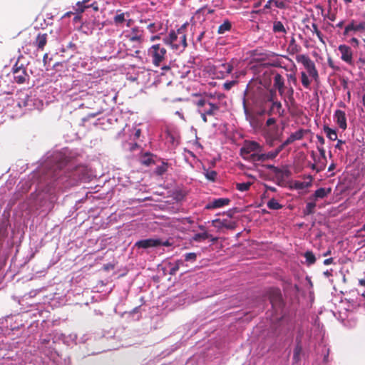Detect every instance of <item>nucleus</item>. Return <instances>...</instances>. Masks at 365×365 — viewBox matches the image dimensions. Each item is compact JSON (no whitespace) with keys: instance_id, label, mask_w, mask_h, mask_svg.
<instances>
[{"instance_id":"obj_1","label":"nucleus","mask_w":365,"mask_h":365,"mask_svg":"<svg viewBox=\"0 0 365 365\" xmlns=\"http://www.w3.org/2000/svg\"><path fill=\"white\" fill-rule=\"evenodd\" d=\"M187 24L182 25L177 31H171L169 35L163 38V42L172 48L184 50L187 44L186 40V29Z\"/></svg>"},{"instance_id":"obj_2","label":"nucleus","mask_w":365,"mask_h":365,"mask_svg":"<svg viewBox=\"0 0 365 365\" xmlns=\"http://www.w3.org/2000/svg\"><path fill=\"white\" fill-rule=\"evenodd\" d=\"M195 105L197 107V112L205 123L208 121L207 116H214L220 110L218 104L213 103L205 98L198 100Z\"/></svg>"},{"instance_id":"obj_3","label":"nucleus","mask_w":365,"mask_h":365,"mask_svg":"<svg viewBox=\"0 0 365 365\" xmlns=\"http://www.w3.org/2000/svg\"><path fill=\"white\" fill-rule=\"evenodd\" d=\"M166 54V48L160 43L154 44L148 49V55L155 66H159L165 60Z\"/></svg>"},{"instance_id":"obj_4","label":"nucleus","mask_w":365,"mask_h":365,"mask_svg":"<svg viewBox=\"0 0 365 365\" xmlns=\"http://www.w3.org/2000/svg\"><path fill=\"white\" fill-rule=\"evenodd\" d=\"M12 73L14 81L18 84H23L29 80V75L27 73L26 67L19 62V58L12 68Z\"/></svg>"},{"instance_id":"obj_5","label":"nucleus","mask_w":365,"mask_h":365,"mask_svg":"<svg viewBox=\"0 0 365 365\" xmlns=\"http://www.w3.org/2000/svg\"><path fill=\"white\" fill-rule=\"evenodd\" d=\"M296 60L298 63H301L304 65L309 75L312 78H313L315 81L319 78V73L316 68L315 64L308 56L304 54L298 55L296 57Z\"/></svg>"},{"instance_id":"obj_6","label":"nucleus","mask_w":365,"mask_h":365,"mask_svg":"<svg viewBox=\"0 0 365 365\" xmlns=\"http://www.w3.org/2000/svg\"><path fill=\"white\" fill-rule=\"evenodd\" d=\"M273 75V88L277 91L279 95L284 99L285 103H287L285 96V79L280 73L272 71Z\"/></svg>"},{"instance_id":"obj_7","label":"nucleus","mask_w":365,"mask_h":365,"mask_svg":"<svg viewBox=\"0 0 365 365\" xmlns=\"http://www.w3.org/2000/svg\"><path fill=\"white\" fill-rule=\"evenodd\" d=\"M262 146L255 141H245L240 149V155L243 159H248V155L252 152H261Z\"/></svg>"},{"instance_id":"obj_8","label":"nucleus","mask_w":365,"mask_h":365,"mask_svg":"<svg viewBox=\"0 0 365 365\" xmlns=\"http://www.w3.org/2000/svg\"><path fill=\"white\" fill-rule=\"evenodd\" d=\"M267 294L273 307H280L282 304V293L279 288L271 287Z\"/></svg>"},{"instance_id":"obj_9","label":"nucleus","mask_w":365,"mask_h":365,"mask_svg":"<svg viewBox=\"0 0 365 365\" xmlns=\"http://www.w3.org/2000/svg\"><path fill=\"white\" fill-rule=\"evenodd\" d=\"M338 49L341 53V59L349 65L354 66V62L353 61V52L351 47L343 44L340 45Z\"/></svg>"},{"instance_id":"obj_10","label":"nucleus","mask_w":365,"mask_h":365,"mask_svg":"<svg viewBox=\"0 0 365 365\" xmlns=\"http://www.w3.org/2000/svg\"><path fill=\"white\" fill-rule=\"evenodd\" d=\"M128 40L131 42H137L139 45L144 41V31L138 27L135 26L131 29V34L127 36Z\"/></svg>"},{"instance_id":"obj_11","label":"nucleus","mask_w":365,"mask_h":365,"mask_svg":"<svg viewBox=\"0 0 365 365\" xmlns=\"http://www.w3.org/2000/svg\"><path fill=\"white\" fill-rule=\"evenodd\" d=\"M161 240L160 239H145L135 242V246L138 248L147 249L160 246Z\"/></svg>"},{"instance_id":"obj_12","label":"nucleus","mask_w":365,"mask_h":365,"mask_svg":"<svg viewBox=\"0 0 365 365\" xmlns=\"http://www.w3.org/2000/svg\"><path fill=\"white\" fill-rule=\"evenodd\" d=\"M268 115H277L279 117H283L285 114V110L282 107L280 101H277L271 103L270 108L267 111Z\"/></svg>"},{"instance_id":"obj_13","label":"nucleus","mask_w":365,"mask_h":365,"mask_svg":"<svg viewBox=\"0 0 365 365\" xmlns=\"http://www.w3.org/2000/svg\"><path fill=\"white\" fill-rule=\"evenodd\" d=\"M212 224L217 229L225 227L228 230H234L236 227V223L235 222L227 219H215L212 220Z\"/></svg>"},{"instance_id":"obj_14","label":"nucleus","mask_w":365,"mask_h":365,"mask_svg":"<svg viewBox=\"0 0 365 365\" xmlns=\"http://www.w3.org/2000/svg\"><path fill=\"white\" fill-rule=\"evenodd\" d=\"M244 110L246 117V120L249 121L250 124L253 128H259L261 126V122L257 115L250 113L246 107L245 103H244Z\"/></svg>"},{"instance_id":"obj_15","label":"nucleus","mask_w":365,"mask_h":365,"mask_svg":"<svg viewBox=\"0 0 365 365\" xmlns=\"http://www.w3.org/2000/svg\"><path fill=\"white\" fill-rule=\"evenodd\" d=\"M230 202L229 198H218L207 203L205 206L207 210H212L215 208H220L226 205H228Z\"/></svg>"},{"instance_id":"obj_16","label":"nucleus","mask_w":365,"mask_h":365,"mask_svg":"<svg viewBox=\"0 0 365 365\" xmlns=\"http://www.w3.org/2000/svg\"><path fill=\"white\" fill-rule=\"evenodd\" d=\"M334 117L339 127L342 130H346L347 123L345 112L341 110H336L334 113Z\"/></svg>"},{"instance_id":"obj_17","label":"nucleus","mask_w":365,"mask_h":365,"mask_svg":"<svg viewBox=\"0 0 365 365\" xmlns=\"http://www.w3.org/2000/svg\"><path fill=\"white\" fill-rule=\"evenodd\" d=\"M48 40V34H41L38 33L36 36L33 44L35 47L37 48L38 50L43 51L44 49L45 46L47 43Z\"/></svg>"},{"instance_id":"obj_18","label":"nucleus","mask_w":365,"mask_h":365,"mask_svg":"<svg viewBox=\"0 0 365 365\" xmlns=\"http://www.w3.org/2000/svg\"><path fill=\"white\" fill-rule=\"evenodd\" d=\"M365 31V24L360 23L355 25L352 21L345 27L344 35H347L350 31Z\"/></svg>"},{"instance_id":"obj_19","label":"nucleus","mask_w":365,"mask_h":365,"mask_svg":"<svg viewBox=\"0 0 365 365\" xmlns=\"http://www.w3.org/2000/svg\"><path fill=\"white\" fill-rule=\"evenodd\" d=\"M331 192V189L330 187L329 188H324V187H320L317 189L312 197H311V199L317 200L319 198L322 199L327 197L329 194H330Z\"/></svg>"},{"instance_id":"obj_20","label":"nucleus","mask_w":365,"mask_h":365,"mask_svg":"<svg viewBox=\"0 0 365 365\" xmlns=\"http://www.w3.org/2000/svg\"><path fill=\"white\" fill-rule=\"evenodd\" d=\"M301 46L297 43L296 40L292 37L288 45L287 51L289 54L294 55L299 53L301 51Z\"/></svg>"},{"instance_id":"obj_21","label":"nucleus","mask_w":365,"mask_h":365,"mask_svg":"<svg viewBox=\"0 0 365 365\" xmlns=\"http://www.w3.org/2000/svg\"><path fill=\"white\" fill-rule=\"evenodd\" d=\"M221 70L220 72L222 73V77L227 76L230 74L233 70V66L230 63H224L220 66Z\"/></svg>"},{"instance_id":"obj_22","label":"nucleus","mask_w":365,"mask_h":365,"mask_svg":"<svg viewBox=\"0 0 365 365\" xmlns=\"http://www.w3.org/2000/svg\"><path fill=\"white\" fill-rule=\"evenodd\" d=\"M323 130H324V133H326L327 137L330 140L334 141V140H337V133H336V130L329 128L327 125H324Z\"/></svg>"},{"instance_id":"obj_23","label":"nucleus","mask_w":365,"mask_h":365,"mask_svg":"<svg viewBox=\"0 0 365 365\" xmlns=\"http://www.w3.org/2000/svg\"><path fill=\"white\" fill-rule=\"evenodd\" d=\"M232 29V24L228 20L226 19L224 21L223 24H222L217 29V34H224L227 31H230Z\"/></svg>"},{"instance_id":"obj_24","label":"nucleus","mask_w":365,"mask_h":365,"mask_svg":"<svg viewBox=\"0 0 365 365\" xmlns=\"http://www.w3.org/2000/svg\"><path fill=\"white\" fill-rule=\"evenodd\" d=\"M274 174L277 179L283 180L286 178H288L291 175V172L287 168H279V171L276 172Z\"/></svg>"},{"instance_id":"obj_25","label":"nucleus","mask_w":365,"mask_h":365,"mask_svg":"<svg viewBox=\"0 0 365 365\" xmlns=\"http://www.w3.org/2000/svg\"><path fill=\"white\" fill-rule=\"evenodd\" d=\"M310 179L309 182H302V181H295L294 182L293 187L297 190H303L307 188L312 185V176L308 177Z\"/></svg>"},{"instance_id":"obj_26","label":"nucleus","mask_w":365,"mask_h":365,"mask_svg":"<svg viewBox=\"0 0 365 365\" xmlns=\"http://www.w3.org/2000/svg\"><path fill=\"white\" fill-rule=\"evenodd\" d=\"M273 31L274 33H283V34L287 33V31H286L283 24L279 21H275L273 23Z\"/></svg>"},{"instance_id":"obj_27","label":"nucleus","mask_w":365,"mask_h":365,"mask_svg":"<svg viewBox=\"0 0 365 365\" xmlns=\"http://www.w3.org/2000/svg\"><path fill=\"white\" fill-rule=\"evenodd\" d=\"M316 207V203L314 202H309L307 203L305 209L303 210L304 215H309L314 213Z\"/></svg>"},{"instance_id":"obj_28","label":"nucleus","mask_w":365,"mask_h":365,"mask_svg":"<svg viewBox=\"0 0 365 365\" xmlns=\"http://www.w3.org/2000/svg\"><path fill=\"white\" fill-rule=\"evenodd\" d=\"M211 237V235H210L207 232H201V233H197L192 237V240L195 242H202L205 241V240L210 238Z\"/></svg>"},{"instance_id":"obj_29","label":"nucleus","mask_w":365,"mask_h":365,"mask_svg":"<svg viewBox=\"0 0 365 365\" xmlns=\"http://www.w3.org/2000/svg\"><path fill=\"white\" fill-rule=\"evenodd\" d=\"M251 182H237L235 184L236 189L240 192H245L249 190L252 185Z\"/></svg>"},{"instance_id":"obj_30","label":"nucleus","mask_w":365,"mask_h":365,"mask_svg":"<svg viewBox=\"0 0 365 365\" xmlns=\"http://www.w3.org/2000/svg\"><path fill=\"white\" fill-rule=\"evenodd\" d=\"M301 81L303 86L307 89H310L311 81L309 79L305 72L301 73Z\"/></svg>"},{"instance_id":"obj_31","label":"nucleus","mask_w":365,"mask_h":365,"mask_svg":"<svg viewBox=\"0 0 365 365\" xmlns=\"http://www.w3.org/2000/svg\"><path fill=\"white\" fill-rule=\"evenodd\" d=\"M267 207L270 210H279L282 207V205H280L278 201L274 198L271 199L267 202Z\"/></svg>"},{"instance_id":"obj_32","label":"nucleus","mask_w":365,"mask_h":365,"mask_svg":"<svg viewBox=\"0 0 365 365\" xmlns=\"http://www.w3.org/2000/svg\"><path fill=\"white\" fill-rule=\"evenodd\" d=\"M302 351V347L300 344V343H297L294 349V354H293V359L295 362H297L299 360L300 354Z\"/></svg>"},{"instance_id":"obj_33","label":"nucleus","mask_w":365,"mask_h":365,"mask_svg":"<svg viewBox=\"0 0 365 365\" xmlns=\"http://www.w3.org/2000/svg\"><path fill=\"white\" fill-rule=\"evenodd\" d=\"M304 257L308 264H313L316 262V257L312 251H307L304 253Z\"/></svg>"},{"instance_id":"obj_34","label":"nucleus","mask_w":365,"mask_h":365,"mask_svg":"<svg viewBox=\"0 0 365 365\" xmlns=\"http://www.w3.org/2000/svg\"><path fill=\"white\" fill-rule=\"evenodd\" d=\"M74 9V12L77 13V14H83L85 11L88 9V6H84L80 1H77L76 4V7Z\"/></svg>"},{"instance_id":"obj_35","label":"nucleus","mask_w":365,"mask_h":365,"mask_svg":"<svg viewBox=\"0 0 365 365\" xmlns=\"http://www.w3.org/2000/svg\"><path fill=\"white\" fill-rule=\"evenodd\" d=\"M312 29H311V31L314 34H316L319 41L322 42L324 44H325V42L323 38V35L322 32L318 29L317 25L315 23H312Z\"/></svg>"},{"instance_id":"obj_36","label":"nucleus","mask_w":365,"mask_h":365,"mask_svg":"<svg viewBox=\"0 0 365 365\" xmlns=\"http://www.w3.org/2000/svg\"><path fill=\"white\" fill-rule=\"evenodd\" d=\"M184 264V262L182 259H178L175 261L174 265L170 270V274L171 275H174L179 270L180 267Z\"/></svg>"},{"instance_id":"obj_37","label":"nucleus","mask_w":365,"mask_h":365,"mask_svg":"<svg viewBox=\"0 0 365 365\" xmlns=\"http://www.w3.org/2000/svg\"><path fill=\"white\" fill-rule=\"evenodd\" d=\"M205 175V178L207 180H209L212 182H215L217 178V173L215 170H206Z\"/></svg>"},{"instance_id":"obj_38","label":"nucleus","mask_w":365,"mask_h":365,"mask_svg":"<svg viewBox=\"0 0 365 365\" xmlns=\"http://www.w3.org/2000/svg\"><path fill=\"white\" fill-rule=\"evenodd\" d=\"M257 152L256 153H252L250 155H248V159H246L247 160L250 161H263L262 160V154H259Z\"/></svg>"},{"instance_id":"obj_39","label":"nucleus","mask_w":365,"mask_h":365,"mask_svg":"<svg viewBox=\"0 0 365 365\" xmlns=\"http://www.w3.org/2000/svg\"><path fill=\"white\" fill-rule=\"evenodd\" d=\"M153 162L152 158H151V155H150V153H145L142 160H141V163L143 164V165H150Z\"/></svg>"},{"instance_id":"obj_40","label":"nucleus","mask_w":365,"mask_h":365,"mask_svg":"<svg viewBox=\"0 0 365 365\" xmlns=\"http://www.w3.org/2000/svg\"><path fill=\"white\" fill-rule=\"evenodd\" d=\"M197 259V254L195 252H189L185 255V261L194 262Z\"/></svg>"},{"instance_id":"obj_41","label":"nucleus","mask_w":365,"mask_h":365,"mask_svg":"<svg viewBox=\"0 0 365 365\" xmlns=\"http://www.w3.org/2000/svg\"><path fill=\"white\" fill-rule=\"evenodd\" d=\"M168 170V164L163 163V165L156 168L155 173L158 175H163Z\"/></svg>"},{"instance_id":"obj_42","label":"nucleus","mask_w":365,"mask_h":365,"mask_svg":"<svg viewBox=\"0 0 365 365\" xmlns=\"http://www.w3.org/2000/svg\"><path fill=\"white\" fill-rule=\"evenodd\" d=\"M114 22L116 24H120L122 23H123L125 19V14L124 13H120L119 14H117L114 16Z\"/></svg>"},{"instance_id":"obj_43","label":"nucleus","mask_w":365,"mask_h":365,"mask_svg":"<svg viewBox=\"0 0 365 365\" xmlns=\"http://www.w3.org/2000/svg\"><path fill=\"white\" fill-rule=\"evenodd\" d=\"M305 130L304 129H299L295 133H292L295 140H302L304 137Z\"/></svg>"},{"instance_id":"obj_44","label":"nucleus","mask_w":365,"mask_h":365,"mask_svg":"<svg viewBox=\"0 0 365 365\" xmlns=\"http://www.w3.org/2000/svg\"><path fill=\"white\" fill-rule=\"evenodd\" d=\"M262 160L265 161L269 159H274L277 157L276 153L273 151L269 152L267 153H262Z\"/></svg>"},{"instance_id":"obj_45","label":"nucleus","mask_w":365,"mask_h":365,"mask_svg":"<svg viewBox=\"0 0 365 365\" xmlns=\"http://www.w3.org/2000/svg\"><path fill=\"white\" fill-rule=\"evenodd\" d=\"M274 6L279 9H283L287 7L285 0H272Z\"/></svg>"},{"instance_id":"obj_46","label":"nucleus","mask_w":365,"mask_h":365,"mask_svg":"<svg viewBox=\"0 0 365 365\" xmlns=\"http://www.w3.org/2000/svg\"><path fill=\"white\" fill-rule=\"evenodd\" d=\"M276 91L274 89H271L269 91V96L267 98V101L272 103V102H275L276 100Z\"/></svg>"},{"instance_id":"obj_47","label":"nucleus","mask_w":365,"mask_h":365,"mask_svg":"<svg viewBox=\"0 0 365 365\" xmlns=\"http://www.w3.org/2000/svg\"><path fill=\"white\" fill-rule=\"evenodd\" d=\"M237 83L236 81H227L223 84V88L226 91L230 90L235 84Z\"/></svg>"},{"instance_id":"obj_48","label":"nucleus","mask_w":365,"mask_h":365,"mask_svg":"<svg viewBox=\"0 0 365 365\" xmlns=\"http://www.w3.org/2000/svg\"><path fill=\"white\" fill-rule=\"evenodd\" d=\"M287 81L289 83L292 82L294 86L297 85V80L295 74H294V73L287 74Z\"/></svg>"},{"instance_id":"obj_49","label":"nucleus","mask_w":365,"mask_h":365,"mask_svg":"<svg viewBox=\"0 0 365 365\" xmlns=\"http://www.w3.org/2000/svg\"><path fill=\"white\" fill-rule=\"evenodd\" d=\"M160 29V26H157L155 23H151L148 26V29L151 32V33H155L158 31H159Z\"/></svg>"},{"instance_id":"obj_50","label":"nucleus","mask_w":365,"mask_h":365,"mask_svg":"<svg viewBox=\"0 0 365 365\" xmlns=\"http://www.w3.org/2000/svg\"><path fill=\"white\" fill-rule=\"evenodd\" d=\"M287 97L290 101H294V88L290 85H289V86L288 88V90H287Z\"/></svg>"},{"instance_id":"obj_51","label":"nucleus","mask_w":365,"mask_h":365,"mask_svg":"<svg viewBox=\"0 0 365 365\" xmlns=\"http://www.w3.org/2000/svg\"><path fill=\"white\" fill-rule=\"evenodd\" d=\"M74 17L73 19V22L74 24L80 23L82 21L83 16L81 14H77V13L74 12Z\"/></svg>"},{"instance_id":"obj_52","label":"nucleus","mask_w":365,"mask_h":365,"mask_svg":"<svg viewBox=\"0 0 365 365\" xmlns=\"http://www.w3.org/2000/svg\"><path fill=\"white\" fill-rule=\"evenodd\" d=\"M88 8H91L94 11H99V6L97 1H93L88 6Z\"/></svg>"},{"instance_id":"obj_53","label":"nucleus","mask_w":365,"mask_h":365,"mask_svg":"<svg viewBox=\"0 0 365 365\" xmlns=\"http://www.w3.org/2000/svg\"><path fill=\"white\" fill-rule=\"evenodd\" d=\"M317 150L319 152L320 156L326 159V154H325V150L323 146H317Z\"/></svg>"},{"instance_id":"obj_54","label":"nucleus","mask_w":365,"mask_h":365,"mask_svg":"<svg viewBox=\"0 0 365 365\" xmlns=\"http://www.w3.org/2000/svg\"><path fill=\"white\" fill-rule=\"evenodd\" d=\"M345 143V141L342 140H337V143L335 145V148L336 149H339V150H343V147L342 145Z\"/></svg>"},{"instance_id":"obj_55","label":"nucleus","mask_w":365,"mask_h":365,"mask_svg":"<svg viewBox=\"0 0 365 365\" xmlns=\"http://www.w3.org/2000/svg\"><path fill=\"white\" fill-rule=\"evenodd\" d=\"M276 123V120L274 118H269L267 120L266 125L270 126Z\"/></svg>"},{"instance_id":"obj_56","label":"nucleus","mask_w":365,"mask_h":365,"mask_svg":"<svg viewBox=\"0 0 365 365\" xmlns=\"http://www.w3.org/2000/svg\"><path fill=\"white\" fill-rule=\"evenodd\" d=\"M285 148L283 143H282L276 150H274L276 153V155L277 156L279 153Z\"/></svg>"},{"instance_id":"obj_57","label":"nucleus","mask_w":365,"mask_h":365,"mask_svg":"<svg viewBox=\"0 0 365 365\" xmlns=\"http://www.w3.org/2000/svg\"><path fill=\"white\" fill-rule=\"evenodd\" d=\"M317 138L318 140V141L320 143V145L319 146H323V145L325 143V140H324V138H323V136L322 135H317Z\"/></svg>"},{"instance_id":"obj_58","label":"nucleus","mask_w":365,"mask_h":365,"mask_svg":"<svg viewBox=\"0 0 365 365\" xmlns=\"http://www.w3.org/2000/svg\"><path fill=\"white\" fill-rule=\"evenodd\" d=\"M267 168L268 169H270L273 171L274 173H276V172H278L279 171V168L277 167H275L274 165H267Z\"/></svg>"},{"instance_id":"obj_59","label":"nucleus","mask_w":365,"mask_h":365,"mask_svg":"<svg viewBox=\"0 0 365 365\" xmlns=\"http://www.w3.org/2000/svg\"><path fill=\"white\" fill-rule=\"evenodd\" d=\"M205 31H202L199 35L197 37V41L198 42H201L203 37H204V35H205Z\"/></svg>"},{"instance_id":"obj_60","label":"nucleus","mask_w":365,"mask_h":365,"mask_svg":"<svg viewBox=\"0 0 365 365\" xmlns=\"http://www.w3.org/2000/svg\"><path fill=\"white\" fill-rule=\"evenodd\" d=\"M333 258L332 257H330V258H328V259H326L324 261V264L325 265H329L330 264H331L333 262Z\"/></svg>"},{"instance_id":"obj_61","label":"nucleus","mask_w":365,"mask_h":365,"mask_svg":"<svg viewBox=\"0 0 365 365\" xmlns=\"http://www.w3.org/2000/svg\"><path fill=\"white\" fill-rule=\"evenodd\" d=\"M74 14V12L73 11H68L66 13H65L63 16H62V19H65V18H68L70 17L71 15H73Z\"/></svg>"},{"instance_id":"obj_62","label":"nucleus","mask_w":365,"mask_h":365,"mask_svg":"<svg viewBox=\"0 0 365 365\" xmlns=\"http://www.w3.org/2000/svg\"><path fill=\"white\" fill-rule=\"evenodd\" d=\"M351 43L355 46H357L359 45V40L356 38H352L351 39Z\"/></svg>"},{"instance_id":"obj_63","label":"nucleus","mask_w":365,"mask_h":365,"mask_svg":"<svg viewBox=\"0 0 365 365\" xmlns=\"http://www.w3.org/2000/svg\"><path fill=\"white\" fill-rule=\"evenodd\" d=\"M205 9H206V7L204 6V7H202L200 9H199L197 11H196V14H205Z\"/></svg>"},{"instance_id":"obj_64","label":"nucleus","mask_w":365,"mask_h":365,"mask_svg":"<svg viewBox=\"0 0 365 365\" xmlns=\"http://www.w3.org/2000/svg\"><path fill=\"white\" fill-rule=\"evenodd\" d=\"M82 4H83L84 6H89V4H91L90 2L91 1V0H82V1H79Z\"/></svg>"}]
</instances>
